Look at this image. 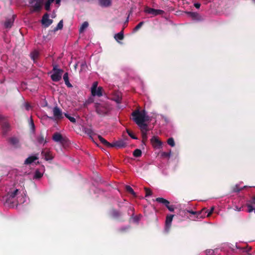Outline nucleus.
Wrapping results in <instances>:
<instances>
[{"instance_id":"f257e3e1","label":"nucleus","mask_w":255,"mask_h":255,"mask_svg":"<svg viewBox=\"0 0 255 255\" xmlns=\"http://www.w3.org/2000/svg\"><path fill=\"white\" fill-rule=\"evenodd\" d=\"M132 119L139 127L140 128L144 129V128L148 125L146 122V112L145 110L139 111L136 110L133 111L132 114Z\"/></svg>"},{"instance_id":"f03ea898","label":"nucleus","mask_w":255,"mask_h":255,"mask_svg":"<svg viewBox=\"0 0 255 255\" xmlns=\"http://www.w3.org/2000/svg\"><path fill=\"white\" fill-rule=\"evenodd\" d=\"M95 108L97 113L101 116L107 115L110 111V108L105 104L96 103Z\"/></svg>"},{"instance_id":"7ed1b4c3","label":"nucleus","mask_w":255,"mask_h":255,"mask_svg":"<svg viewBox=\"0 0 255 255\" xmlns=\"http://www.w3.org/2000/svg\"><path fill=\"white\" fill-rule=\"evenodd\" d=\"M57 65H53V71L54 73L51 75V79L54 82H58L61 79L63 70L58 69Z\"/></svg>"},{"instance_id":"20e7f679","label":"nucleus","mask_w":255,"mask_h":255,"mask_svg":"<svg viewBox=\"0 0 255 255\" xmlns=\"http://www.w3.org/2000/svg\"><path fill=\"white\" fill-rule=\"evenodd\" d=\"M103 89L102 87H98V82H94L91 87V93L93 96L101 97L103 95Z\"/></svg>"},{"instance_id":"39448f33","label":"nucleus","mask_w":255,"mask_h":255,"mask_svg":"<svg viewBox=\"0 0 255 255\" xmlns=\"http://www.w3.org/2000/svg\"><path fill=\"white\" fill-rule=\"evenodd\" d=\"M52 112L53 116L49 117L48 118L50 119L58 121L61 120L63 118L62 112L61 110L57 106H56L53 108Z\"/></svg>"},{"instance_id":"423d86ee","label":"nucleus","mask_w":255,"mask_h":255,"mask_svg":"<svg viewBox=\"0 0 255 255\" xmlns=\"http://www.w3.org/2000/svg\"><path fill=\"white\" fill-rule=\"evenodd\" d=\"M0 124L1 125L3 134H5L10 129V125L7 122L6 118L0 115Z\"/></svg>"},{"instance_id":"0eeeda50","label":"nucleus","mask_w":255,"mask_h":255,"mask_svg":"<svg viewBox=\"0 0 255 255\" xmlns=\"http://www.w3.org/2000/svg\"><path fill=\"white\" fill-rule=\"evenodd\" d=\"M144 12L152 14L153 16H156L158 15H162L164 13V11L161 9H156L153 8L146 7L144 9Z\"/></svg>"},{"instance_id":"6e6552de","label":"nucleus","mask_w":255,"mask_h":255,"mask_svg":"<svg viewBox=\"0 0 255 255\" xmlns=\"http://www.w3.org/2000/svg\"><path fill=\"white\" fill-rule=\"evenodd\" d=\"M52 139L55 142H59L62 144L65 143L67 141V139L63 137L62 134L58 132H55L53 134Z\"/></svg>"},{"instance_id":"1a4fd4ad","label":"nucleus","mask_w":255,"mask_h":255,"mask_svg":"<svg viewBox=\"0 0 255 255\" xmlns=\"http://www.w3.org/2000/svg\"><path fill=\"white\" fill-rule=\"evenodd\" d=\"M112 216L120 221H124V219L123 217V213L116 209H113L111 211Z\"/></svg>"},{"instance_id":"9d476101","label":"nucleus","mask_w":255,"mask_h":255,"mask_svg":"<svg viewBox=\"0 0 255 255\" xmlns=\"http://www.w3.org/2000/svg\"><path fill=\"white\" fill-rule=\"evenodd\" d=\"M53 22V20L49 18V14L47 13H45L41 20V23L45 27L50 26Z\"/></svg>"},{"instance_id":"9b49d317","label":"nucleus","mask_w":255,"mask_h":255,"mask_svg":"<svg viewBox=\"0 0 255 255\" xmlns=\"http://www.w3.org/2000/svg\"><path fill=\"white\" fill-rule=\"evenodd\" d=\"M173 217V215H169L166 217L165 231L166 232H168L170 230Z\"/></svg>"},{"instance_id":"f8f14e48","label":"nucleus","mask_w":255,"mask_h":255,"mask_svg":"<svg viewBox=\"0 0 255 255\" xmlns=\"http://www.w3.org/2000/svg\"><path fill=\"white\" fill-rule=\"evenodd\" d=\"M187 212L194 215L197 219L203 218L205 217V214L202 215L203 212L206 213V211L205 208L203 209L202 210L196 212L192 210H187Z\"/></svg>"},{"instance_id":"ddd939ff","label":"nucleus","mask_w":255,"mask_h":255,"mask_svg":"<svg viewBox=\"0 0 255 255\" xmlns=\"http://www.w3.org/2000/svg\"><path fill=\"white\" fill-rule=\"evenodd\" d=\"M42 0H38L36 1L34 4H32L30 10L32 12L39 11L41 8V5L42 3Z\"/></svg>"},{"instance_id":"4468645a","label":"nucleus","mask_w":255,"mask_h":255,"mask_svg":"<svg viewBox=\"0 0 255 255\" xmlns=\"http://www.w3.org/2000/svg\"><path fill=\"white\" fill-rule=\"evenodd\" d=\"M150 141L154 147L160 148L162 145V142L157 136H153L151 138Z\"/></svg>"},{"instance_id":"2eb2a0df","label":"nucleus","mask_w":255,"mask_h":255,"mask_svg":"<svg viewBox=\"0 0 255 255\" xmlns=\"http://www.w3.org/2000/svg\"><path fill=\"white\" fill-rule=\"evenodd\" d=\"M126 143L122 139L111 143V147L122 148L126 146Z\"/></svg>"},{"instance_id":"dca6fc26","label":"nucleus","mask_w":255,"mask_h":255,"mask_svg":"<svg viewBox=\"0 0 255 255\" xmlns=\"http://www.w3.org/2000/svg\"><path fill=\"white\" fill-rule=\"evenodd\" d=\"M19 190L18 189H15L13 191H11L7 193V201L11 202V200L13 199L18 193Z\"/></svg>"},{"instance_id":"f3484780","label":"nucleus","mask_w":255,"mask_h":255,"mask_svg":"<svg viewBox=\"0 0 255 255\" xmlns=\"http://www.w3.org/2000/svg\"><path fill=\"white\" fill-rule=\"evenodd\" d=\"M36 141L38 143L41 144H44L46 143L47 141L46 139V137H45L44 134L40 132V133L39 135L37 136L36 137Z\"/></svg>"},{"instance_id":"a211bd4d","label":"nucleus","mask_w":255,"mask_h":255,"mask_svg":"<svg viewBox=\"0 0 255 255\" xmlns=\"http://www.w3.org/2000/svg\"><path fill=\"white\" fill-rule=\"evenodd\" d=\"M37 155L38 154L29 156L24 161V164H30L33 162H34L35 160L38 159V157Z\"/></svg>"},{"instance_id":"6ab92c4d","label":"nucleus","mask_w":255,"mask_h":255,"mask_svg":"<svg viewBox=\"0 0 255 255\" xmlns=\"http://www.w3.org/2000/svg\"><path fill=\"white\" fill-rule=\"evenodd\" d=\"M14 22V17L12 16L11 18L6 19L4 22V26L6 28H10L13 25Z\"/></svg>"},{"instance_id":"aec40b11","label":"nucleus","mask_w":255,"mask_h":255,"mask_svg":"<svg viewBox=\"0 0 255 255\" xmlns=\"http://www.w3.org/2000/svg\"><path fill=\"white\" fill-rule=\"evenodd\" d=\"M99 4L102 7H108L111 5V0H99Z\"/></svg>"},{"instance_id":"412c9836","label":"nucleus","mask_w":255,"mask_h":255,"mask_svg":"<svg viewBox=\"0 0 255 255\" xmlns=\"http://www.w3.org/2000/svg\"><path fill=\"white\" fill-rule=\"evenodd\" d=\"M140 129L142 133V141H146L147 139V132L149 130L148 126L144 127V129L142 128H140Z\"/></svg>"},{"instance_id":"4be33fe9","label":"nucleus","mask_w":255,"mask_h":255,"mask_svg":"<svg viewBox=\"0 0 255 255\" xmlns=\"http://www.w3.org/2000/svg\"><path fill=\"white\" fill-rule=\"evenodd\" d=\"M98 138L101 142L105 146L111 148V143L108 142L107 140L104 138L101 135H98Z\"/></svg>"},{"instance_id":"5701e85b","label":"nucleus","mask_w":255,"mask_h":255,"mask_svg":"<svg viewBox=\"0 0 255 255\" xmlns=\"http://www.w3.org/2000/svg\"><path fill=\"white\" fill-rule=\"evenodd\" d=\"M84 131L89 136L90 138L93 139L92 136L95 134V133L91 128H84Z\"/></svg>"},{"instance_id":"b1692460","label":"nucleus","mask_w":255,"mask_h":255,"mask_svg":"<svg viewBox=\"0 0 255 255\" xmlns=\"http://www.w3.org/2000/svg\"><path fill=\"white\" fill-rule=\"evenodd\" d=\"M155 201L156 202H157L158 203H161V204L164 205L165 206H166V205H168V204L170 203L169 201H168L167 200H166L164 198H161V197H158V198H156Z\"/></svg>"},{"instance_id":"393cba45","label":"nucleus","mask_w":255,"mask_h":255,"mask_svg":"<svg viewBox=\"0 0 255 255\" xmlns=\"http://www.w3.org/2000/svg\"><path fill=\"white\" fill-rule=\"evenodd\" d=\"M114 38L116 40H123L124 38L123 30H122L121 32H119L118 33L116 34L114 36Z\"/></svg>"},{"instance_id":"a878e982","label":"nucleus","mask_w":255,"mask_h":255,"mask_svg":"<svg viewBox=\"0 0 255 255\" xmlns=\"http://www.w3.org/2000/svg\"><path fill=\"white\" fill-rule=\"evenodd\" d=\"M190 16L194 19L201 20V16L196 12H190L189 13Z\"/></svg>"},{"instance_id":"bb28decb","label":"nucleus","mask_w":255,"mask_h":255,"mask_svg":"<svg viewBox=\"0 0 255 255\" xmlns=\"http://www.w3.org/2000/svg\"><path fill=\"white\" fill-rule=\"evenodd\" d=\"M41 154L44 156L46 160H51L53 158L51 154L49 152H44V151H42Z\"/></svg>"},{"instance_id":"cd10ccee","label":"nucleus","mask_w":255,"mask_h":255,"mask_svg":"<svg viewBox=\"0 0 255 255\" xmlns=\"http://www.w3.org/2000/svg\"><path fill=\"white\" fill-rule=\"evenodd\" d=\"M89 23L87 21L84 22L81 26L79 31L80 33H82L88 27Z\"/></svg>"},{"instance_id":"c85d7f7f","label":"nucleus","mask_w":255,"mask_h":255,"mask_svg":"<svg viewBox=\"0 0 255 255\" xmlns=\"http://www.w3.org/2000/svg\"><path fill=\"white\" fill-rule=\"evenodd\" d=\"M31 58L35 61L39 57V52L37 51H34L30 54Z\"/></svg>"},{"instance_id":"c756f323","label":"nucleus","mask_w":255,"mask_h":255,"mask_svg":"<svg viewBox=\"0 0 255 255\" xmlns=\"http://www.w3.org/2000/svg\"><path fill=\"white\" fill-rule=\"evenodd\" d=\"M125 188H126V191L128 192L129 193H130L131 195H132L134 197H136V193H135V192L133 191L132 188L130 186L126 185Z\"/></svg>"},{"instance_id":"7c9ffc66","label":"nucleus","mask_w":255,"mask_h":255,"mask_svg":"<svg viewBox=\"0 0 255 255\" xmlns=\"http://www.w3.org/2000/svg\"><path fill=\"white\" fill-rule=\"evenodd\" d=\"M141 151L139 149H136L133 152V155L135 157H139L141 156Z\"/></svg>"},{"instance_id":"2f4dec72","label":"nucleus","mask_w":255,"mask_h":255,"mask_svg":"<svg viewBox=\"0 0 255 255\" xmlns=\"http://www.w3.org/2000/svg\"><path fill=\"white\" fill-rule=\"evenodd\" d=\"M29 124L30 128L31 130V131L33 133H35V128L33 121L32 118L30 119Z\"/></svg>"},{"instance_id":"473e14b6","label":"nucleus","mask_w":255,"mask_h":255,"mask_svg":"<svg viewBox=\"0 0 255 255\" xmlns=\"http://www.w3.org/2000/svg\"><path fill=\"white\" fill-rule=\"evenodd\" d=\"M63 21L62 20H60L59 23H58L56 27H55L54 29H53V31L54 32L58 30L59 29H61L62 28H63Z\"/></svg>"},{"instance_id":"72a5a7b5","label":"nucleus","mask_w":255,"mask_h":255,"mask_svg":"<svg viewBox=\"0 0 255 255\" xmlns=\"http://www.w3.org/2000/svg\"><path fill=\"white\" fill-rule=\"evenodd\" d=\"M42 176L43 174L41 173L39 170H37L35 172L34 178L35 179H40V178L42 177Z\"/></svg>"},{"instance_id":"f704fd0d","label":"nucleus","mask_w":255,"mask_h":255,"mask_svg":"<svg viewBox=\"0 0 255 255\" xmlns=\"http://www.w3.org/2000/svg\"><path fill=\"white\" fill-rule=\"evenodd\" d=\"M53 2V1H51L50 0H47V1L45 2V8L46 10L49 11L50 9V4Z\"/></svg>"},{"instance_id":"c9c22d12","label":"nucleus","mask_w":255,"mask_h":255,"mask_svg":"<svg viewBox=\"0 0 255 255\" xmlns=\"http://www.w3.org/2000/svg\"><path fill=\"white\" fill-rule=\"evenodd\" d=\"M167 143L172 147L174 146L175 144L173 138H169L167 140Z\"/></svg>"},{"instance_id":"e433bc0d","label":"nucleus","mask_w":255,"mask_h":255,"mask_svg":"<svg viewBox=\"0 0 255 255\" xmlns=\"http://www.w3.org/2000/svg\"><path fill=\"white\" fill-rule=\"evenodd\" d=\"M65 116L68 119V120L72 123H76V119L74 118V117H71L68 114H66V113H65Z\"/></svg>"},{"instance_id":"4c0bfd02","label":"nucleus","mask_w":255,"mask_h":255,"mask_svg":"<svg viewBox=\"0 0 255 255\" xmlns=\"http://www.w3.org/2000/svg\"><path fill=\"white\" fill-rule=\"evenodd\" d=\"M9 141L13 145H15L18 142V140L15 137L10 138Z\"/></svg>"},{"instance_id":"58836bf2","label":"nucleus","mask_w":255,"mask_h":255,"mask_svg":"<svg viewBox=\"0 0 255 255\" xmlns=\"http://www.w3.org/2000/svg\"><path fill=\"white\" fill-rule=\"evenodd\" d=\"M144 21L140 22L133 29V30L136 31H137L144 24Z\"/></svg>"},{"instance_id":"ea45409f","label":"nucleus","mask_w":255,"mask_h":255,"mask_svg":"<svg viewBox=\"0 0 255 255\" xmlns=\"http://www.w3.org/2000/svg\"><path fill=\"white\" fill-rule=\"evenodd\" d=\"M127 131L128 135L133 139H137V137L134 135L131 131L127 129Z\"/></svg>"},{"instance_id":"a19ab883","label":"nucleus","mask_w":255,"mask_h":255,"mask_svg":"<svg viewBox=\"0 0 255 255\" xmlns=\"http://www.w3.org/2000/svg\"><path fill=\"white\" fill-rule=\"evenodd\" d=\"M168 209L169 211H170V212H173L174 210V209H175V207H174V205H170V203L169 204H168V205H166L165 206Z\"/></svg>"},{"instance_id":"79ce46f5","label":"nucleus","mask_w":255,"mask_h":255,"mask_svg":"<svg viewBox=\"0 0 255 255\" xmlns=\"http://www.w3.org/2000/svg\"><path fill=\"white\" fill-rule=\"evenodd\" d=\"M206 209V212L205 213V212H203L202 215H204L205 214V216H206V213H208V214L207 215V217H209L213 213V210H214V208H212L209 211H208V210H207Z\"/></svg>"},{"instance_id":"37998d69","label":"nucleus","mask_w":255,"mask_h":255,"mask_svg":"<svg viewBox=\"0 0 255 255\" xmlns=\"http://www.w3.org/2000/svg\"><path fill=\"white\" fill-rule=\"evenodd\" d=\"M247 207H248L247 212L248 213L253 212L255 209L251 204H247Z\"/></svg>"},{"instance_id":"c03bdc74","label":"nucleus","mask_w":255,"mask_h":255,"mask_svg":"<svg viewBox=\"0 0 255 255\" xmlns=\"http://www.w3.org/2000/svg\"><path fill=\"white\" fill-rule=\"evenodd\" d=\"M145 191V197L150 196L152 194V191L147 188H144Z\"/></svg>"},{"instance_id":"a18cd8bd","label":"nucleus","mask_w":255,"mask_h":255,"mask_svg":"<svg viewBox=\"0 0 255 255\" xmlns=\"http://www.w3.org/2000/svg\"><path fill=\"white\" fill-rule=\"evenodd\" d=\"M134 210L133 208H132L131 206L129 207L128 211V214H131V216H132L134 215Z\"/></svg>"},{"instance_id":"49530a36","label":"nucleus","mask_w":255,"mask_h":255,"mask_svg":"<svg viewBox=\"0 0 255 255\" xmlns=\"http://www.w3.org/2000/svg\"><path fill=\"white\" fill-rule=\"evenodd\" d=\"M242 190V188H240L238 185H236L233 188V192H239Z\"/></svg>"},{"instance_id":"de8ad7c7","label":"nucleus","mask_w":255,"mask_h":255,"mask_svg":"<svg viewBox=\"0 0 255 255\" xmlns=\"http://www.w3.org/2000/svg\"><path fill=\"white\" fill-rule=\"evenodd\" d=\"M63 79H64L65 83L68 82V81H69L68 73L67 72L65 73L64 74Z\"/></svg>"},{"instance_id":"09e8293b","label":"nucleus","mask_w":255,"mask_h":255,"mask_svg":"<svg viewBox=\"0 0 255 255\" xmlns=\"http://www.w3.org/2000/svg\"><path fill=\"white\" fill-rule=\"evenodd\" d=\"M171 154V151L169 152H164L162 153V156L165 157H169Z\"/></svg>"},{"instance_id":"8fccbe9b","label":"nucleus","mask_w":255,"mask_h":255,"mask_svg":"<svg viewBox=\"0 0 255 255\" xmlns=\"http://www.w3.org/2000/svg\"><path fill=\"white\" fill-rule=\"evenodd\" d=\"M114 100L117 103H121L122 101V98L118 96L114 99Z\"/></svg>"},{"instance_id":"3c124183","label":"nucleus","mask_w":255,"mask_h":255,"mask_svg":"<svg viewBox=\"0 0 255 255\" xmlns=\"http://www.w3.org/2000/svg\"><path fill=\"white\" fill-rule=\"evenodd\" d=\"M24 106H25V109L27 111H28L29 110L30 106L28 103H25L24 105Z\"/></svg>"},{"instance_id":"603ef678","label":"nucleus","mask_w":255,"mask_h":255,"mask_svg":"<svg viewBox=\"0 0 255 255\" xmlns=\"http://www.w3.org/2000/svg\"><path fill=\"white\" fill-rule=\"evenodd\" d=\"M128 229V227L122 228L120 229V231L121 232H126Z\"/></svg>"},{"instance_id":"864d4df0","label":"nucleus","mask_w":255,"mask_h":255,"mask_svg":"<svg viewBox=\"0 0 255 255\" xmlns=\"http://www.w3.org/2000/svg\"><path fill=\"white\" fill-rule=\"evenodd\" d=\"M200 3H194V6L197 8H199L200 7Z\"/></svg>"},{"instance_id":"5fc2aeb1","label":"nucleus","mask_w":255,"mask_h":255,"mask_svg":"<svg viewBox=\"0 0 255 255\" xmlns=\"http://www.w3.org/2000/svg\"><path fill=\"white\" fill-rule=\"evenodd\" d=\"M65 84L66 85V86L68 87H69V88H71L72 87V85H71V84L69 82V81H68V82H66L65 83Z\"/></svg>"},{"instance_id":"6e6d98bb","label":"nucleus","mask_w":255,"mask_h":255,"mask_svg":"<svg viewBox=\"0 0 255 255\" xmlns=\"http://www.w3.org/2000/svg\"><path fill=\"white\" fill-rule=\"evenodd\" d=\"M61 2V0H55L56 4L59 5Z\"/></svg>"},{"instance_id":"4d7b16f0","label":"nucleus","mask_w":255,"mask_h":255,"mask_svg":"<svg viewBox=\"0 0 255 255\" xmlns=\"http://www.w3.org/2000/svg\"><path fill=\"white\" fill-rule=\"evenodd\" d=\"M252 203L255 204V197H254L252 199Z\"/></svg>"},{"instance_id":"13d9d810","label":"nucleus","mask_w":255,"mask_h":255,"mask_svg":"<svg viewBox=\"0 0 255 255\" xmlns=\"http://www.w3.org/2000/svg\"><path fill=\"white\" fill-rule=\"evenodd\" d=\"M146 122L149 121V117L146 115Z\"/></svg>"},{"instance_id":"bf43d9fd","label":"nucleus","mask_w":255,"mask_h":255,"mask_svg":"<svg viewBox=\"0 0 255 255\" xmlns=\"http://www.w3.org/2000/svg\"><path fill=\"white\" fill-rule=\"evenodd\" d=\"M238 210L239 211H241V208H240L238 209Z\"/></svg>"},{"instance_id":"052dcab7","label":"nucleus","mask_w":255,"mask_h":255,"mask_svg":"<svg viewBox=\"0 0 255 255\" xmlns=\"http://www.w3.org/2000/svg\"><path fill=\"white\" fill-rule=\"evenodd\" d=\"M92 102V101H90V100H88V103Z\"/></svg>"},{"instance_id":"680f3d73","label":"nucleus","mask_w":255,"mask_h":255,"mask_svg":"<svg viewBox=\"0 0 255 255\" xmlns=\"http://www.w3.org/2000/svg\"><path fill=\"white\" fill-rule=\"evenodd\" d=\"M55 0H50L51 1H54Z\"/></svg>"},{"instance_id":"e2e57ef3","label":"nucleus","mask_w":255,"mask_h":255,"mask_svg":"<svg viewBox=\"0 0 255 255\" xmlns=\"http://www.w3.org/2000/svg\"><path fill=\"white\" fill-rule=\"evenodd\" d=\"M87 1H89L90 0H87Z\"/></svg>"}]
</instances>
